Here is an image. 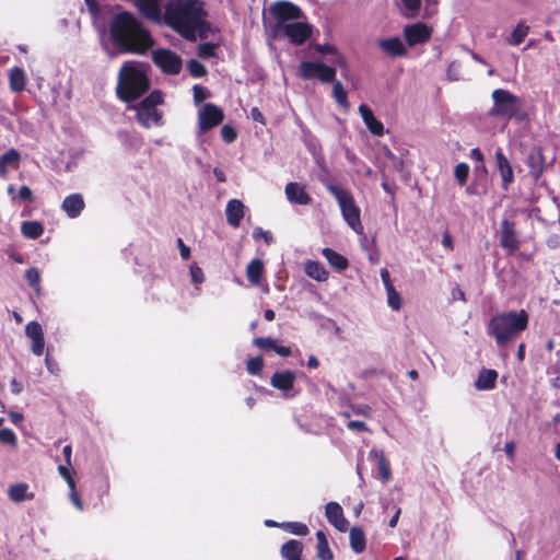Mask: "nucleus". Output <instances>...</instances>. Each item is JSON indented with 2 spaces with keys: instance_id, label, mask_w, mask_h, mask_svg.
<instances>
[{
  "instance_id": "obj_48",
  "label": "nucleus",
  "mask_w": 560,
  "mask_h": 560,
  "mask_svg": "<svg viewBox=\"0 0 560 560\" xmlns=\"http://www.w3.org/2000/svg\"><path fill=\"white\" fill-rule=\"evenodd\" d=\"M215 45L212 43H205L198 46V56L200 58H210L215 54Z\"/></svg>"
},
{
  "instance_id": "obj_41",
  "label": "nucleus",
  "mask_w": 560,
  "mask_h": 560,
  "mask_svg": "<svg viewBox=\"0 0 560 560\" xmlns=\"http://www.w3.org/2000/svg\"><path fill=\"white\" fill-rule=\"evenodd\" d=\"M284 529L290 532L291 534L305 536L308 533V528L305 524L300 522H289L281 525Z\"/></svg>"
},
{
  "instance_id": "obj_54",
  "label": "nucleus",
  "mask_w": 560,
  "mask_h": 560,
  "mask_svg": "<svg viewBox=\"0 0 560 560\" xmlns=\"http://www.w3.org/2000/svg\"><path fill=\"white\" fill-rule=\"evenodd\" d=\"M19 198H20V200H23V201H25V200L32 201L33 200L32 189L28 186H22L19 191Z\"/></svg>"
},
{
  "instance_id": "obj_9",
  "label": "nucleus",
  "mask_w": 560,
  "mask_h": 560,
  "mask_svg": "<svg viewBox=\"0 0 560 560\" xmlns=\"http://www.w3.org/2000/svg\"><path fill=\"white\" fill-rule=\"evenodd\" d=\"M298 75L304 80L318 79L323 83H329L336 78V69L319 61H302Z\"/></svg>"
},
{
  "instance_id": "obj_57",
  "label": "nucleus",
  "mask_w": 560,
  "mask_h": 560,
  "mask_svg": "<svg viewBox=\"0 0 560 560\" xmlns=\"http://www.w3.org/2000/svg\"><path fill=\"white\" fill-rule=\"evenodd\" d=\"M69 498H70V501L72 502V504L79 510V511H82L84 509V505H83V502L81 501V499L79 498L78 495V492L77 491H70L69 493Z\"/></svg>"
},
{
  "instance_id": "obj_53",
  "label": "nucleus",
  "mask_w": 560,
  "mask_h": 560,
  "mask_svg": "<svg viewBox=\"0 0 560 560\" xmlns=\"http://www.w3.org/2000/svg\"><path fill=\"white\" fill-rule=\"evenodd\" d=\"M315 50L318 54L331 55V56H335L338 52V49L334 45H330V44H317V45H315Z\"/></svg>"
},
{
  "instance_id": "obj_19",
  "label": "nucleus",
  "mask_w": 560,
  "mask_h": 560,
  "mask_svg": "<svg viewBox=\"0 0 560 560\" xmlns=\"http://www.w3.org/2000/svg\"><path fill=\"white\" fill-rule=\"evenodd\" d=\"M501 246L510 253L518 248V241L515 235L514 223L509 220H503L501 223Z\"/></svg>"
},
{
  "instance_id": "obj_18",
  "label": "nucleus",
  "mask_w": 560,
  "mask_h": 560,
  "mask_svg": "<svg viewBox=\"0 0 560 560\" xmlns=\"http://www.w3.org/2000/svg\"><path fill=\"white\" fill-rule=\"evenodd\" d=\"M85 208L83 196L79 192L67 196L61 202V209L70 219L78 218Z\"/></svg>"
},
{
  "instance_id": "obj_64",
  "label": "nucleus",
  "mask_w": 560,
  "mask_h": 560,
  "mask_svg": "<svg viewBox=\"0 0 560 560\" xmlns=\"http://www.w3.org/2000/svg\"><path fill=\"white\" fill-rule=\"evenodd\" d=\"M11 392L15 395L20 394L23 389V386L20 382H18L15 378L11 380L10 382Z\"/></svg>"
},
{
  "instance_id": "obj_3",
  "label": "nucleus",
  "mask_w": 560,
  "mask_h": 560,
  "mask_svg": "<svg viewBox=\"0 0 560 560\" xmlns=\"http://www.w3.org/2000/svg\"><path fill=\"white\" fill-rule=\"evenodd\" d=\"M269 14L275 21V32L288 37L292 44L302 45L311 36V25L302 21V11L293 3L276 2L269 8Z\"/></svg>"
},
{
  "instance_id": "obj_59",
  "label": "nucleus",
  "mask_w": 560,
  "mask_h": 560,
  "mask_svg": "<svg viewBox=\"0 0 560 560\" xmlns=\"http://www.w3.org/2000/svg\"><path fill=\"white\" fill-rule=\"evenodd\" d=\"M177 244H178V247H179V252H180V256L183 259H188L189 256H190V249L189 247H187L183 240L182 238H178L177 240Z\"/></svg>"
},
{
  "instance_id": "obj_21",
  "label": "nucleus",
  "mask_w": 560,
  "mask_h": 560,
  "mask_svg": "<svg viewBox=\"0 0 560 560\" xmlns=\"http://www.w3.org/2000/svg\"><path fill=\"white\" fill-rule=\"evenodd\" d=\"M495 161L502 179V187L506 190L509 186L514 182V174L511 163L500 149L495 151Z\"/></svg>"
},
{
  "instance_id": "obj_49",
  "label": "nucleus",
  "mask_w": 560,
  "mask_h": 560,
  "mask_svg": "<svg viewBox=\"0 0 560 560\" xmlns=\"http://www.w3.org/2000/svg\"><path fill=\"white\" fill-rule=\"evenodd\" d=\"M189 72L191 75L196 78H200L206 74V68L197 60H190L187 65Z\"/></svg>"
},
{
  "instance_id": "obj_61",
  "label": "nucleus",
  "mask_w": 560,
  "mask_h": 560,
  "mask_svg": "<svg viewBox=\"0 0 560 560\" xmlns=\"http://www.w3.org/2000/svg\"><path fill=\"white\" fill-rule=\"evenodd\" d=\"M504 452L508 455V457L513 460L514 459V453H515V443L513 441H508L504 444Z\"/></svg>"
},
{
  "instance_id": "obj_29",
  "label": "nucleus",
  "mask_w": 560,
  "mask_h": 560,
  "mask_svg": "<svg viewBox=\"0 0 560 560\" xmlns=\"http://www.w3.org/2000/svg\"><path fill=\"white\" fill-rule=\"evenodd\" d=\"M304 271L310 278L318 282H324L328 279V271L323 265L314 260H307L305 262Z\"/></svg>"
},
{
  "instance_id": "obj_51",
  "label": "nucleus",
  "mask_w": 560,
  "mask_h": 560,
  "mask_svg": "<svg viewBox=\"0 0 560 560\" xmlns=\"http://www.w3.org/2000/svg\"><path fill=\"white\" fill-rule=\"evenodd\" d=\"M446 72H447V77L451 80L456 81V80H459L462 78L460 65L457 61L451 62Z\"/></svg>"
},
{
  "instance_id": "obj_39",
  "label": "nucleus",
  "mask_w": 560,
  "mask_h": 560,
  "mask_svg": "<svg viewBox=\"0 0 560 560\" xmlns=\"http://www.w3.org/2000/svg\"><path fill=\"white\" fill-rule=\"evenodd\" d=\"M332 82H334L332 97L341 107H343L345 109H348L350 105L348 102L347 92H346L342 83L340 81H335V80Z\"/></svg>"
},
{
  "instance_id": "obj_11",
  "label": "nucleus",
  "mask_w": 560,
  "mask_h": 560,
  "mask_svg": "<svg viewBox=\"0 0 560 560\" xmlns=\"http://www.w3.org/2000/svg\"><path fill=\"white\" fill-rule=\"evenodd\" d=\"M153 60L166 73L176 74L182 69V59L168 49L155 50Z\"/></svg>"
},
{
  "instance_id": "obj_8",
  "label": "nucleus",
  "mask_w": 560,
  "mask_h": 560,
  "mask_svg": "<svg viewBox=\"0 0 560 560\" xmlns=\"http://www.w3.org/2000/svg\"><path fill=\"white\" fill-rule=\"evenodd\" d=\"M491 98L493 102L492 107L489 110V115L493 117H501L505 119L516 118L523 119L521 116V100L504 89H497L492 92Z\"/></svg>"
},
{
  "instance_id": "obj_47",
  "label": "nucleus",
  "mask_w": 560,
  "mask_h": 560,
  "mask_svg": "<svg viewBox=\"0 0 560 560\" xmlns=\"http://www.w3.org/2000/svg\"><path fill=\"white\" fill-rule=\"evenodd\" d=\"M253 238L255 241L264 240L267 245H270L273 242V236L269 231H266L261 228H255L253 231Z\"/></svg>"
},
{
  "instance_id": "obj_55",
  "label": "nucleus",
  "mask_w": 560,
  "mask_h": 560,
  "mask_svg": "<svg viewBox=\"0 0 560 560\" xmlns=\"http://www.w3.org/2000/svg\"><path fill=\"white\" fill-rule=\"evenodd\" d=\"M334 62L340 67L346 77V72L348 70V65L346 58L338 51L337 55L334 56Z\"/></svg>"
},
{
  "instance_id": "obj_10",
  "label": "nucleus",
  "mask_w": 560,
  "mask_h": 560,
  "mask_svg": "<svg viewBox=\"0 0 560 560\" xmlns=\"http://www.w3.org/2000/svg\"><path fill=\"white\" fill-rule=\"evenodd\" d=\"M224 114L220 107L214 104H203L198 112V130L205 133L222 122Z\"/></svg>"
},
{
  "instance_id": "obj_63",
  "label": "nucleus",
  "mask_w": 560,
  "mask_h": 560,
  "mask_svg": "<svg viewBox=\"0 0 560 560\" xmlns=\"http://www.w3.org/2000/svg\"><path fill=\"white\" fill-rule=\"evenodd\" d=\"M194 96L196 102H201L206 98L205 90L198 85L194 86Z\"/></svg>"
},
{
  "instance_id": "obj_37",
  "label": "nucleus",
  "mask_w": 560,
  "mask_h": 560,
  "mask_svg": "<svg viewBox=\"0 0 560 560\" xmlns=\"http://www.w3.org/2000/svg\"><path fill=\"white\" fill-rule=\"evenodd\" d=\"M264 272V262L260 259H253L246 267V276L249 282L258 285Z\"/></svg>"
},
{
  "instance_id": "obj_45",
  "label": "nucleus",
  "mask_w": 560,
  "mask_h": 560,
  "mask_svg": "<svg viewBox=\"0 0 560 560\" xmlns=\"http://www.w3.org/2000/svg\"><path fill=\"white\" fill-rule=\"evenodd\" d=\"M253 343L261 350H275L277 341L272 338L257 337Z\"/></svg>"
},
{
  "instance_id": "obj_32",
  "label": "nucleus",
  "mask_w": 560,
  "mask_h": 560,
  "mask_svg": "<svg viewBox=\"0 0 560 560\" xmlns=\"http://www.w3.org/2000/svg\"><path fill=\"white\" fill-rule=\"evenodd\" d=\"M369 455H370V457H374L377 460L378 472H380L383 481L384 482L389 481V479L392 478V471H390V468H389V465L387 463L384 452L382 450L373 448Z\"/></svg>"
},
{
  "instance_id": "obj_13",
  "label": "nucleus",
  "mask_w": 560,
  "mask_h": 560,
  "mask_svg": "<svg viewBox=\"0 0 560 560\" xmlns=\"http://www.w3.org/2000/svg\"><path fill=\"white\" fill-rule=\"evenodd\" d=\"M404 35L409 46L425 43L431 36V28L423 23H415L405 26Z\"/></svg>"
},
{
  "instance_id": "obj_2",
  "label": "nucleus",
  "mask_w": 560,
  "mask_h": 560,
  "mask_svg": "<svg viewBox=\"0 0 560 560\" xmlns=\"http://www.w3.org/2000/svg\"><path fill=\"white\" fill-rule=\"evenodd\" d=\"M110 34L114 43L122 51L144 54L153 46L150 33L126 11L114 15L110 22Z\"/></svg>"
},
{
  "instance_id": "obj_12",
  "label": "nucleus",
  "mask_w": 560,
  "mask_h": 560,
  "mask_svg": "<svg viewBox=\"0 0 560 560\" xmlns=\"http://www.w3.org/2000/svg\"><path fill=\"white\" fill-rule=\"evenodd\" d=\"M295 378V372L285 370L276 372L270 378V384L272 387L281 390L285 398H292L296 395V393H292Z\"/></svg>"
},
{
  "instance_id": "obj_40",
  "label": "nucleus",
  "mask_w": 560,
  "mask_h": 560,
  "mask_svg": "<svg viewBox=\"0 0 560 560\" xmlns=\"http://www.w3.org/2000/svg\"><path fill=\"white\" fill-rule=\"evenodd\" d=\"M387 304L393 311H399L401 308V296L394 287L387 288Z\"/></svg>"
},
{
  "instance_id": "obj_6",
  "label": "nucleus",
  "mask_w": 560,
  "mask_h": 560,
  "mask_svg": "<svg viewBox=\"0 0 560 560\" xmlns=\"http://www.w3.org/2000/svg\"><path fill=\"white\" fill-rule=\"evenodd\" d=\"M163 103L162 94L158 91L150 93L138 104L129 105L128 109L136 112L138 122L145 129L153 126L160 127L164 124L163 112L159 105Z\"/></svg>"
},
{
  "instance_id": "obj_62",
  "label": "nucleus",
  "mask_w": 560,
  "mask_h": 560,
  "mask_svg": "<svg viewBox=\"0 0 560 560\" xmlns=\"http://www.w3.org/2000/svg\"><path fill=\"white\" fill-rule=\"evenodd\" d=\"M273 351L283 358L291 355V349L285 346H279L276 343V349Z\"/></svg>"
},
{
  "instance_id": "obj_36",
  "label": "nucleus",
  "mask_w": 560,
  "mask_h": 560,
  "mask_svg": "<svg viewBox=\"0 0 560 560\" xmlns=\"http://www.w3.org/2000/svg\"><path fill=\"white\" fill-rule=\"evenodd\" d=\"M322 254L327 259L329 265L337 270L342 271L348 267V259L334 249L324 248Z\"/></svg>"
},
{
  "instance_id": "obj_33",
  "label": "nucleus",
  "mask_w": 560,
  "mask_h": 560,
  "mask_svg": "<svg viewBox=\"0 0 560 560\" xmlns=\"http://www.w3.org/2000/svg\"><path fill=\"white\" fill-rule=\"evenodd\" d=\"M349 539L351 549L355 553H361L364 551L366 547L365 534L360 527H352L349 532Z\"/></svg>"
},
{
  "instance_id": "obj_42",
  "label": "nucleus",
  "mask_w": 560,
  "mask_h": 560,
  "mask_svg": "<svg viewBox=\"0 0 560 560\" xmlns=\"http://www.w3.org/2000/svg\"><path fill=\"white\" fill-rule=\"evenodd\" d=\"M25 278L31 287H33L37 292L40 291V272L37 268H28L25 272Z\"/></svg>"
},
{
  "instance_id": "obj_31",
  "label": "nucleus",
  "mask_w": 560,
  "mask_h": 560,
  "mask_svg": "<svg viewBox=\"0 0 560 560\" xmlns=\"http://www.w3.org/2000/svg\"><path fill=\"white\" fill-rule=\"evenodd\" d=\"M27 79L25 71L22 68L15 67L10 70L9 84L10 89L14 92H21L25 89Z\"/></svg>"
},
{
  "instance_id": "obj_35",
  "label": "nucleus",
  "mask_w": 560,
  "mask_h": 560,
  "mask_svg": "<svg viewBox=\"0 0 560 560\" xmlns=\"http://www.w3.org/2000/svg\"><path fill=\"white\" fill-rule=\"evenodd\" d=\"M303 546L300 541L295 539H291L288 542H285L281 548V556L285 560H302Z\"/></svg>"
},
{
  "instance_id": "obj_50",
  "label": "nucleus",
  "mask_w": 560,
  "mask_h": 560,
  "mask_svg": "<svg viewBox=\"0 0 560 560\" xmlns=\"http://www.w3.org/2000/svg\"><path fill=\"white\" fill-rule=\"evenodd\" d=\"M236 136H237L236 130L232 126L224 125L221 128V137L225 142H228V143L233 142L236 139Z\"/></svg>"
},
{
  "instance_id": "obj_30",
  "label": "nucleus",
  "mask_w": 560,
  "mask_h": 560,
  "mask_svg": "<svg viewBox=\"0 0 560 560\" xmlns=\"http://www.w3.org/2000/svg\"><path fill=\"white\" fill-rule=\"evenodd\" d=\"M316 555L319 560H334V553L329 547L326 534L323 530L316 533Z\"/></svg>"
},
{
  "instance_id": "obj_22",
  "label": "nucleus",
  "mask_w": 560,
  "mask_h": 560,
  "mask_svg": "<svg viewBox=\"0 0 560 560\" xmlns=\"http://www.w3.org/2000/svg\"><path fill=\"white\" fill-rule=\"evenodd\" d=\"M284 192L287 199L291 203L305 206L308 205L312 200L310 195L306 192L305 187L300 183L294 182L287 184Z\"/></svg>"
},
{
  "instance_id": "obj_14",
  "label": "nucleus",
  "mask_w": 560,
  "mask_h": 560,
  "mask_svg": "<svg viewBox=\"0 0 560 560\" xmlns=\"http://www.w3.org/2000/svg\"><path fill=\"white\" fill-rule=\"evenodd\" d=\"M404 7L402 14L406 18H416L419 15L421 8V0H400ZM439 0H424V12L425 16H430L435 12V7Z\"/></svg>"
},
{
  "instance_id": "obj_5",
  "label": "nucleus",
  "mask_w": 560,
  "mask_h": 560,
  "mask_svg": "<svg viewBox=\"0 0 560 560\" xmlns=\"http://www.w3.org/2000/svg\"><path fill=\"white\" fill-rule=\"evenodd\" d=\"M149 89L144 67L135 61L125 62L118 75L117 94L124 102H131Z\"/></svg>"
},
{
  "instance_id": "obj_56",
  "label": "nucleus",
  "mask_w": 560,
  "mask_h": 560,
  "mask_svg": "<svg viewBox=\"0 0 560 560\" xmlns=\"http://www.w3.org/2000/svg\"><path fill=\"white\" fill-rule=\"evenodd\" d=\"M347 427L349 430H352V431H366L368 430L366 424L363 421H357V420L349 421Z\"/></svg>"
},
{
  "instance_id": "obj_26",
  "label": "nucleus",
  "mask_w": 560,
  "mask_h": 560,
  "mask_svg": "<svg viewBox=\"0 0 560 560\" xmlns=\"http://www.w3.org/2000/svg\"><path fill=\"white\" fill-rule=\"evenodd\" d=\"M21 155L18 150L10 149L0 156V175L8 177L9 168L16 170L20 166Z\"/></svg>"
},
{
  "instance_id": "obj_15",
  "label": "nucleus",
  "mask_w": 560,
  "mask_h": 560,
  "mask_svg": "<svg viewBox=\"0 0 560 560\" xmlns=\"http://www.w3.org/2000/svg\"><path fill=\"white\" fill-rule=\"evenodd\" d=\"M325 516L327 521L339 532L348 529V521L343 515V510L337 502H329L325 506Z\"/></svg>"
},
{
  "instance_id": "obj_60",
  "label": "nucleus",
  "mask_w": 560,
  "mask_h": 560,
  "mask_svg": "<svg viewBox=\"0 0 560 560\" xmlns=\"http://www.w3.org/2000/svg\"><path fill=\"white\" fill-rule=\"evenodd\" d=\"M381 279L383 281V284H384L385 289L394 287L392 281H390L389 271L386 268H383L381 270Z\"/></svg>"
},
{
  "instance_id": "obj_43",
  "label": "nucleus",
  "mask_w": 560,
  "mask_h": 560,
  "mask_svg": "<svg viewBox=\"0 0 560 560\" xmlns=\"http://www.w3.org/2000/svg\"><path fill=\"white\" fill-rule=\"evenodd\" d=\"M469 174V166L466 163H458L454 168V176L460 186L465 185Z\"/></svg>"
},
{
  "instance_id": "obj_52",
  "label": "nucleus",
  "mask_w": 560,
  "mask_h": 560,
  "mask_svg": "<svg viewBox=\"0 0 560 560\" xmlns=\"http://www.w3.org/2000/svg\"><path fill=\"white\" fill-rule=\"evenodd\" d=\"M190 276L192 282L199 284L205 281L203 272L200 267H198L196 264H192L189 268Z\"/></svg>"
},
{
  "instance_id": "obj_23",
  "label": "nucleus",
  "mask_w": 560,
  "mask_h": 560,
  "mask_svg": "<svg viewBox=\"0 0 560 560\" xmlns=\"http://www.w3.org/2000/svg\"><path fill=\"white\" fill-rule=\"evenodd\" d=\"M139 11L150 21L161 23L162 10L159 0H135Z\"/></svg>"
},
{
  "instance_id": "obj_27",
  "label": "nucleus",
  "mask_w": 560,
  "mask_h": 560,
  "mask_svg": "<svg viewBox=\"0 0 560 560\" xmlns=\"http://www.w3.org/2000/svg\"><path fill=\"white\" fill-rule=\"evenodd\" d=\"M8 495L11 501L21 503L24 501H31L34 499V493L30 491V487L25 482L14 483L9 487Z\"/></svg>"
},
{
  "instance_id": "obj_25",
  "label": "nucleus",
  "mask_w": 560,
  "mask_h": 560,
  "mask_svg": "<svg viewBox=\"0 0 560 560\" xmlns=\"http://www.w3.org/2000/svg\"><path fill=\"white\" fill-rule=\"evenodd\" d=\"M527 165L530 175L538 179L545 171V156L540 148H535L529 152Z\"/></svg>"
},
{
  "instance_id": "obj_7",
  "label": "nucleus",
  "mask_w": 560,
  "mask_h": 560,
  "mask_svg": "<svg viewBox=\"0 0 560 560\" xmlns=\"http://www.w3.org/2000/svg\"><path fill=\"white\" fill-rule=\"evenodd\" d=\"M326 188L336 198L340 207L342 218L348 223V225L355 233H362L363 226L361 223L360 209L355 205L351 192L330 183L326 184Z\"/></svg>"
},
{
  "instance_id": "obj_20",
  "label": "nucleus",
  "mask_w": 560,
  "mask_h": 560,
  "mask_svg": "<svg viewBox=\"0 0 560 560\" xmlns=\"http://www.w3.org/2000/svg\"><path fill=\"white\" fill-rule=\"evenodd\" d=\"M245 214V206L240 199H231L225 207V215L228 223L236 229L241 225V221Z\"/></svg>"
},
{
  "instance_id": "obj_16",
  "label": "nucleus",
  "mask_w": 560,
  "mask_h": 560,
  "mask_svg": "<svg viewBox=\"0 0 560 560\" xmlns=\"http://www.w3.org/2000/svg\"><path fill=\"white\" fill-rule=\"evenodd\" d=\"M25 334L32 340V352L35 355H42L44 353L45 340L40 324L35 320L30 322L25 327Z\"/></svg>"
},
{
  "instance_id": "obj_44",
  "label": "nucleus",
  "mask_w": 560,
  "mask_h": 560,
  "mask_svg": "<svg viewBox=\"0 0 560 560\" xmlns=\"http://www.w3.org/2000/svg\"><path fill=\"white\" fill-rule=\"evenodd\" d=\"M247 371L252 375H257L262 371L264 360L261 357L252 358L247 361Z\"/></svg>"
},
{
  "instance_id": "obj_46",
  "label": "nucleus",
  "mask_w": 560,
  "mask_h": 560,
  "mask_svg": "<svg viewBox=\"0 0 560 560\" xmlns=\"http://www.w3.org/2000/svg\"><path fill=\"white\" fill-rule=\"evenodd\" d=\"M0 442L3 444H9L12 446L16 445V435L15 433L8 428L0 430Z\"/></svg>"
},
{
  "instance_id": "obj_24",
  "label": "nucleus",
  "mask_w": 560,
  "mask_h": 560,
  "mask_svg": "<svg viewBox=\"0 0 560 560\" xmlns=\"http://www.w3.org/2000/svg\"><path fill=\"white\" fill-rule=\"evenodd\" d=\"M377 46L392 57H402L407 54V49L399 37L380 39Z\"/></svg>"
},
{
  "instance_id": "obj_17",
  "label": "nucleus",
  "mask_w": 560,
  "mask_h": 560,
  "mask_svg": "<svg viewBox=\"0 0 560 560\" xmlns=\"http://www.w3.org/2000/svg\"><path fill=\"white\" fill-rule=\"evenodd\" d=\"M361 118L364 121L365 127L374 136H383L384 135V125L381 120H378L372 109L365 105L361 104L358 108Z\"/></svg>"
},
{
  "instance_id": "obj_1",
  "label": "nucleus",
  "mask_w": 560,
  "mask_h": 560,
  "mask_svg": "<svg viewBox=\"0 0 560 560\" xmlns=\"http://www.w3.org/2000/svg\"><path fill=\"white\" fill-rule=\"evenodd\" d=\"M206 12L202 2L198 0H171L165 9L162 22L176 31L184 38L195 42L207 38L211 31L206 21Z\"/></svg>"
},
{
  "instance_id": "obj_58",
  "label": "nucleus",
  "mask_w": 560,
  "mask_h": 560,
  "mask_svg": "<svg viewBox=\"0 0 560 560\" xmlns=\"http://www.w3.org/2000/svg\"><path fill=\"white\" fill-rule=\"evenodd\" d=\"M250 117H252L255 121L260 122L261 125H265V124H266L264 115L261 114V112H260L257 107H253V108L250 109Z\"/></svg>"
},
{
  "instance_id": "obj_34",
  "label": "nucleus",
  "mask_w": 560,
  "mask_h": 560,
  "mask_svg": "<svg viewBox=\"0 0 560 560\" xmlns=\"http://www.w3.org/2000/svg\"><path fill=\"white\" fill-rule=\"evenodd\" d=\"M529 26L525 22H520L505 38V43L511 46H518L529 34Z\"/></svg>"
},
{
  "instance_id": "obj_38",
  "label": "nucleus",
  "mask_w": 560,
  "mask_h": 560,
  "mask_svg": "<svg viewBox=\"0 0 560 560\" xmlns=\"http://www.w3.org/2000/svg\"><path fill=\"white\" fill-rule=\"evenodd\" d=\"M21 232L25 237L35 240L43 234L44 228L37 221H25L22 223Z\"/></svg>"
},
{
  "instance_id": "obj_28",
  "label": "nucleus",
  "mask_w": 560,
  "mask_h": 560,
  "mask_svg": "<svg viewBox=\"0 0 560 560\" xmlns=\"http://www.w3.org/2000/svg\"><path fill=\"white\" fill-rule=\"evenodd\" d=\"M498 377V373L494 370H482L476 382L475 387L478 390H489L492 389L495 385V380Z\"/></svg>"
},
{
  "instance_id": "obj_4",
  "label": "nucleus",
  "mask_w": 560,
  "mask_h": 560,
  "mask_svg": "<svg viewBox=\"0 0 560 560\" xmlns=\"http://www.w3.org/2000/svg\"><path fill=\"white\" fill-rule=\"evenodd\" d=\"M526 311H509L495 314L487 325V332L499 347H504L516 339L528 326Z\"/></svg>"
}]
</instances>
